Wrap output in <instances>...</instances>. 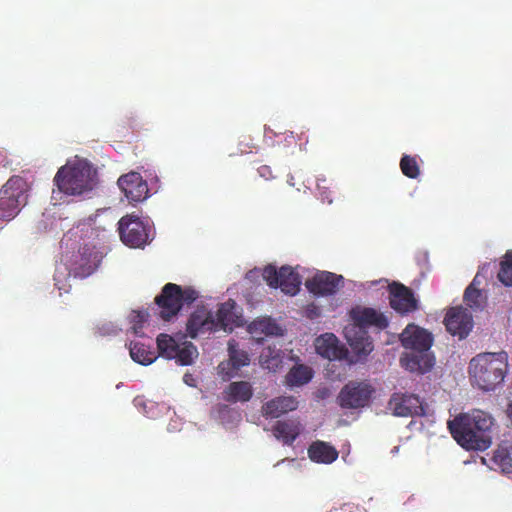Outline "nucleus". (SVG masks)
I'll return each mask as SVG.
<instances>
[{
	"mask_svg": "<svg viewBox=\"0 0 512 512\" xmlns=\"http://www.w3.org/2000/svg\"><path fill=\"white\" fill-rule=\"evenodd\" d=\"M303 427L297 420H287L277 422L273 428L275 438L282 441L284 444H291L297 436L301 433Z\"/></svg>",
	"mask_w": 512,
	"mask_h": 512,
	"instance_id": "obj_24",
	"label": "nucleus"
},
{
	"mask_svg": "<svg viewBox=\"0 0 512 512\" xmlns=\"http://www.w3.org/2000/svg\"><path fill=\"white\" fill-rule=\"evenodd\" d=\"M92 219L87 223L77 226L73 235L74 242L69 244L70 238L65 239V244L72 251L64 256V263L56 268L54 275L55 285L60 292H69L71 284L67 283L73 274L74 277L85 278L91 275L98 267L102 259V252L97 249L94 240L100 238V231L92 226Z\"/></svg>",
	"mask_w": 512,
	"mask_h": 512,
	"instance_id": "obj_1",
	"label": "nucleus"
},
{
	"mask_svg": "<svg viewBox=\"0 0 512 512\" xmlns=\"http://www.w3.org/2000/svg\"><path fill=\"white\" fill-rule=\"evenodd\" d=\"M30 192L29 182L20 177L12 176L0 189V220L14 219L28 203Z\"/></svg>",
	"mask_w": 512,
	"mask_h": 512,
	"instance_id": "obj_8",
	"label": "nucleus"
},
{
	"mask_svg": "<svg viewBox=\"0 0 512 512\" xmlns=\"http://www.w3.org/2000/svg\"><path fill=\"white\" fill-rule=\"evenodd\" d=\"M261 177L268 179L271 176V170L268 166H262L258 170Z\"/></svg>",
	"mask_w": 512,
	"mask_h": 512,
	"instance_id": "obj_37",
	"label": "nucleus"
},
{
	"mask_svg": "<svg viewBox=\"0 0 512 512\" xmlns=\"http://www.w3.org/2000/svg\"><path fill=\"white\" fill-rule=\"evenodd\" d=\"M338 451L331 444L315 441L308 448V456L312 462L329 465L338 458Z\"/></svg>",
	"mask_w": 512,
	"mask_h": 512,
	"instance_id": "obj_22",
	"label": "nucleus"
},
{
	"mask_svg": "<svg viewBox=\"0 0 512 512\" xmlns=\"http://www.w3.org/2000/svg\"><path fill=\"white\" fill-rule=\"evenodd\" d=\"M121 241L131 248H142L153 238V228L148 220L126 215L118 222Z\"/></svg>",
	"mask_w": 512,
	"mask_h": 512,
	"instance_id": "obj_11",
	"label": "nucleus"
},
{
	"mask_svg": "<svg viewBox=\"0 0 512 512\" xmlns=\"http://www.w3.org/2000/svg\"><path fill=\"white\" fill-rule=\"evenodd\" d=\"M507 417L509 418L511 425H512V400L509 402L507 409H506Z\"/></svg>",
	"mask_w": 512,
	"mask_h": 512,
	"instance_id": "obj_39",
	"label": "nucleus"
},
{
	"mask_svg": "<svg viewBox=\"0 0 512 512\" xmlns=\"http://www.w3.org/2000/svg\"><path fill=\"white\" fill-rule=\"evenodd\" d=\"M52 198L64 194L74 197H90L98 186L97 170L91 162L75 156L59 168L54 177Z\"/></svg>",
	"mask_w": 512,
	"mask_h": 512,
	"instance_id": "obj_3",
	"label": "nucleus"
},
{
	"mask_svg": "<svg viewBox=\"0 0 512 512\" xmlns=\"http://www.w3.org/2000/svg\"><path fill=\"white\" fill-rule=\"evenodd\" d=\"M157 347L161 356L176 359L181 365H190L198 357V350L191 342L167 334L157 337Z\"/></svg>",
	"mask_w": 512,
	"mask_h": 512,
	"instance_id": "obj_12",
	"label": "nucleus"
},
{
	"mask_svg": "<svg viewBox=\"0 0 512 512\" xmlns=\"http://www.w3.org/2000/svg\"><path fill=\"white\" fill-rule=\"evenodd\" d=\"M345 279L328 271H316L305 280L307 290L315 296H331L344 287Z\"/></svg>",
	"mask_w": 512,
	"mask_h": 512,
	"instance_id": "obj_14",
	"label": "nucleus"
},
{
	"mask_svg": "<svg viewBox=\"0 0 512 512\" xmlns=\"http://www.w3.org/2000/svg\"><path fill=\"white\" fill-rule=\"evenodd\" d=\"M293 180H294L293 176H290L288 181H287L290 186H294L295 185Z\"/></svg>",
	"mask_w": 512,
	"mask_h": 512,
	"instance_id": "obj_40",
	"label": "nucleus"
},
{
	"mask_svg": "<svg viewBox=\"0 0 512 512\" xmlns=\"http://www.w3.org/2000/svg\"><path fill=\"white\" fill-rule=\"evenodd\" d=\"M402 346L407 350L401 358L403 368L410 372L426 373L435 364V358L430 351L433 338L426 329L408 324L399 336Z\"/></svg>",
	"mask_w": 512,
	"mask_h": 512,
	"instance_id": "obj_5",
	"label": "nucleus"
},
{
	"mask_svg": "<svg viewBox=\"0 0 512 512\" xmlns=\"http://www.w3.org/2000/svg\"><path fill=\"white\" fill-rule=\"evenodd\" d=\"M400 168L402 173L412 179H415L420 174V169L415 157L404 155L400 161Z\"/></svg>",
	"mask_w": 512,
	"mask_h": 512,
	"instance_id": "obj_32",
	"label": "nucleus"
},
{
	"mask_svg": "<svg viewBox=\"0 0 512 512\" xmlns=\"http://www.w3.org/2000/svg\"><path fill=\"white\" fill-rule=\"evenodd\" d=\"M199 292L190 286H179L168 283L162 293L155 298L160 308V316L165 321H170L181 310L184 304H191L199 298Z\"/></svg>",
	"mask_w": 512,
	"mask_h": 512,
	"instance_id": "obj_10",
	"label": "nucleus"
},
{
	"mask_svg": "<svg viewBox=\"0 0 512 512\" xmlns=\"http://www.w3.org/2000/svg\"><path fill=\"white\" fill-rule=\"evenodd\" d=\"M444 322L448 332L460 339L466 337L473 327L472 315L462 307L451 308Z\"/></svg>",
	"mask_w": 512,
	"mask_h": 512,
	"instance_id": "obj_19",
	"label": "nucleus"
},
{
	"mask_svg": "<svg viewBox=\"0 0 512 512\" xmlns=\"http://www.w3.org/2000/svg\"><path fill=\"white\" fill-rule=\"evenodd\" d=\"M427 406L413 394L394 393L388 403V410L395 416H422L427 414Z\"/></svg>",
	"mask_w": 512,
	"mask_h": 512,
	"instance_id": "obj_16",
	"label": "nucleus"
},
{
	"mask_svg": "<svg viewBox=\"0 0 512 512\" xmlns=\"http://www.w3.org/2000/svg\"><path fill=\"white\" fill-rule=\"evenodd\" d=\"M379 286V289H386L389 292L391 307L400 314H407L417 309V300L412 292L402 284L389 283L387 280L370 282L369 288Z\"/></svg>",
	"mask_w": 512,
	"mask_h": 512,
	"instance_id": "obj_13",
	"label": "nucleus"
},
{
	"mask_svg": "<svg viewBox=\"0 0 512 512\" xmlns=\"http://www.w3.org/2000/svg\"><path fill=\"white\" fill-rule=\"evenodd\" d=\"M299 401L294 396H280L266 402L262 407L265 417L278 418L281 415L297 409Z\"/></svg>",
	"mask_w": 512,
	"mask_h": 512,
	"instance_id": "obj_21",
	"label": "nucleus"
},
{
	"mask_svg": "<svg viewBox=\"0 0 512 512\" xmlns=\"http://www.w3.org/2000/svg\"><path fill=\"white\" fill-rule=\"evenodd\" d=\"M486 297L481 292L480 288L468 286L465 290L464 301L473 309H481L484 306Z\"/></svg>",
	"mask_w": 512,
	"mask_h": 512,
	"instance_id": "obj_31",
	"label": "nucleus"
},
{
	"mask_svg": "<svg viewBox=\"0 0 512 512\" xmlns=\"http://www.w3.org/2000/svg\"><path fill=\"white\" fill-rule=\"evenodd\" d=\"M146 313L142 311H132L129 315L130 330L136 336L143 335V326L146 321Z\"/></svg>",
	"mask_w": 512,
	"mask_h": 512,
	"instance_id": "obj_33",
	"label": "nucleus"
},
{
	"mask_svg": "<svg viewBox=\"0 0 512 512\" xmlns=\"http://www.w3.org/2000/svg\"><path fill=\"white\" fill-rule=\"evenodd\" d=\"M227 352L228 359L221 361L217 367L218 374L223 380L238 377L240 370L249 366L251 361L249 353L239 348L234 340L228 342Z\"/></svg>",
	"mask_w": 512,
	"mask_h": 512,
	"instance_id": "obj_15",
	"label": "nucleus"
},
{
	"mask_svg": "<svg viewBox=\"0 0 512 512\" xmlns=\"http://www.w3.org/2000/svg\"><path fill=\"white\" fill-rule=\"evenodd\" d=\"M305 272L306 269L301 266L277 267L268 264L262 269V277L269 287L280 289L285 295L295 296L300 291Z\"/></svg>",
	"mask_w": 512,
	"mask_h": 512,
	"instance_id": "obj_9",
	"label": "nucleus"
},
{
	"mask_svg": "<svg viewBox=\"0 0 512 512\" xmlns=\"http://www.w3.org/2000/svg\"><path fill=\"white\" fill-rule=\"evenodd\" d=\"M487 271H488V267L486 268V266H483L481 268V270L476 274L472 283L469 286H474L475 288H480V286L482 285V283L485 280L484 272H487Z\"/></svg>",
	"mask_w": 512,
	"mask_h": 512,
	"instance_id": "obj_35",
	"label": "nucleus"
},
{
	"mask_svg": "<svg viewBox=\"0 0 512 512\" xmlns=\"http://www.w3.org/2000/svg\"><path fill=\"white\" fill-rule=\"evenodd\" d=\"M372 389L365 382H350L339 394V401L342 407L359 408L365 406L371 396Z\"/></svg>",
	"mask_w": 512,
	"mask_h": 512,
	"instance_id": "obj_18",
	"label": "nucleus"
},
{
	"mask_svg": "<svg viewBox=\"0 0 512 512\" xmlns=\"http://www.w3.org/2000/svg\"><path fill=\"white\" fill-rule=\"evenodd\" d=\"M350 318L353 323L345 327L344 336L358 360H363L374 349L371 339L363 328L374 326L384 329L388 325V319L376 309L360 306L351 309Z\"/></svg>",
	"mask_w": 512,
	"mask_h": 512,
	"instance_id": "obj_6",
	"label": "nucleus"
},
{
	"mask_svg": "<svg viewBox=\"0 0 512 512\" xmlns=\"http://www.w3.org/2000/svg\"><path fill=\"white\" fill-rule=\"evenodd\" d=\"M282 355L276 346H268L263 349L260 355V365L263 369L276 372L282 365Z\"/></svg>",
	"mask_w": 512,
	"mask_h": 512,
	"instance_id": "obj_29",
	"label": "nucleus"
},
{
	"mask_svg": "<svg viewBox=\"0 0 512 512\" xmlns=\"http://www.w3.org/2000/svg\"><path fill=\"white\" fill-rule=\"evenodd\" d=\"M248 332L253 338L261 340L263 336L282 334V329L271 318L261 317L249 324Z\"/></svg>",
	"mask_w": 512,
	"mask_h": 512,
	"instance_id": "obj_23",
	"label": "nucleus"
},
{
	"mask_svg": "<svg viewBox=\"0 0 512 512\" xmlns=\"http://www.w3.org/2000/svg\"><path fill=\"white\" fill-rule=\"evenodd\" d=\"M117 184L130 202L144 201L149 197L148 184L138 172L131 171L122 175Z\"/></svg>",
	"mask_w": 512,
	"mask_h": 512,
	"instance_id": "obj_17",
	"label": "nucleus"
},
{
	"mask_svg": "<svg viewBox=\"0 0 512 512\" xmlns=\"http://www.w3.org/2000/svg\"><path fill=\"white\" fill-rule=\"evenodd\" d=\"M498 279L505 286H512V251H508L500 261Z\"/></svg>",
	"mask_w": 512,
	"mask_h": 512,
	"instance_id": "obj_30",
	"label": "nucleus"
},
{
	"mask_svg": "<svg viewBox=\"0 0 512 512\" xmlns=\"http://www.w3.org/2000/svg\"><path fill=\"white\" fill-rule=\"evenodd\" d=\"M316 353L328 360H340L347 356V349L333 333H323L315 338Z\"/></svg>",
	"mask_w": 512,
	"mask_h": 512,
	"instance_id": "obj_20",
	"label": "nucleus"
},
{
	"mask_svg": "<svg viewBox=\"0 0 512 512\" xmlns=\"http://www.w3.org/2000/svg\"><path fill=\"white\" fill-rule=\"evenodd\" d=\"M244 323L242 308L234 300L229 299L218 304L215 311L200 301L188 319L187 333L191 338L217 331L230 333Z\"/></svg>",
	"mask_w": 512,
	"mask_h": 512,
	"instance_id": "obj_2",
	"label": "nucleus"
},
{
	"mask_svg": "<svg viewBox=\"0 0 512 512\" xmlns=\"http://www.w3.org/2000/svg\"><path fill=\"white\" fill-rule=\"evenodd\" d=\"M252 395V385L247 381L232 382L225 389V398L230 402H247Z\"/></svg>",
	"mask_w": 512,
	"mask_h": 512,
	"instance_id": "obj_27",
	"label": "nucleus"
},
{
	"mask_svg": "<svg viewBox=\"0 0 512 512\" xmlns=\"http://www.w3.org/2000/svg\"><path fill=\"white\" fill-rule=\"evenodd\" d=\"M494 419L482 410L462 414L448 422L454 439L465 449L485 450L492 442Z\"/></svg>",
	"mask_w": 512,
	"mask_h": 512,
	"instance_id": "obj_4",
	"label": "nucleus"
},
{
	"mask_svg": "<svg viewBox=\"0 0 512 512\" xmlns=\"http://www.w3.org/2000/svg\"><path fill=\"white\" fill-rule=\"evenodd\" d=\"M313 370L304 364H295L285 376V384L289 388L301 387L311 381Z\"/></svg>",
	"mask_w": 512,
	"mask_h": 512,
	"instance_id": "obj_25",
	"label": "nucleus"
},
{
	"mask_svg": "<svg viewBox=\"0 0 512 512\" xmlns=\"http://www.w3.org/2000/svg\"><path fill=\"white\" fill-rule=\"evenodd\" d=\"M183 382L190 386V387H196V379L193 377L192 374H189V373H186L184 376H183Z\"/></svg>",
	"mask_w": 512,
	"mask_h": 512,
	"instance_id": "obj_36",
	"label": "nucleus"
},
{
	"mask_svg": "<svg viewBox=\"0 0 512 512\" xmlns=\"http://www.w3.org/2000/svg\"><path fill=\"white\" fill-rule=\"evenodd\" d=\"M325 180H321V179H318L317 180V189L319 191V194H320V198L323 202H327L328 204H332L333 202V199L330 195V191H328L327 187H325L324 185H322V183H324Z\"/></svg>",
	"mask_w": 512,
	"mask_h": 512,
	"instance_id": "obj_34",
	"label": "nucleus"
},
{
	"mask_svg": "<svg viewBox=\"0 0 512 512\" xmlns=\"http://www.w3.org/2000/svg\"><path fill=\"white\" fill-rule=\"evenodd\" d=\"M128 348L131 359L138 364L147 366L157 359V355L151 350L150 346L141 341L131 340Z\"/></svg>",
	"mask_w": 512,
	"mask_h": 512,
	"instance_id": "obj_26",
	"label": "nucleus"
},
{
	"mask_svg": "<svg viewBox=\"0 0 512 512\" xmlns=\"http://www.w3.org/2000/svg\"><path fill=\"white\" fill-rule=\"evenodd\" d=\"M492 462L494 469H500L504 473H512V445L504 443L494 452Z\"/></svg>",
	"mask_w": 512,
	"mask_h": 512,
	"instance_id": "obj_28",
	"label": "nucleus"
},
{
	"mask_svg": "<svg viewBox=\"0 0 512 512\" xmlns=\"http://www.w3.org/2000/svg\"><path fill=\"white\" fill-rule=\"evenodd\" d=\"M230 409L226 405H222L219 407V418L224 421V415L229 414Z\"/></svg>",
	"mask_w": 512,
	"mask_h": 512,
	"instance_id": "obj_38",
	"label": "nucleus"
},
{
	"mask_svg": "<svg viewBox=\"0 0 512 512\" xmlns=\"http://www.w3.org/2000/svg\"><path fill=\"white\" fill-rule=\"evenodd\" d=\"M507 370L505 353H482L471 359L469 375L473 385L484 391L494 390Z\"/></svg>",
	"mask_w": 512,
	"mask_h": 512,
	"instance_id": "obj_7",
	"label": "nucleus"
}]
</instances>
